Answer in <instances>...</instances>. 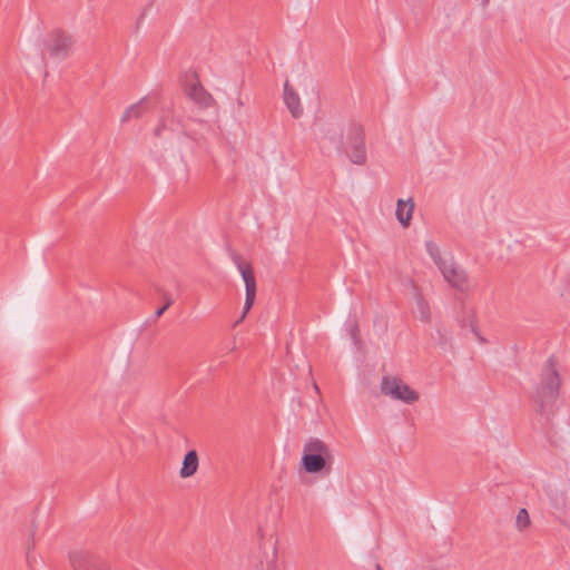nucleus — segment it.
Listing matches in <instances>:
<instances>
[{"mask_svg":"<svg viewBox=\"0 0 570 570\" xmlns=\"http://www.w3.org/2000/svg\"><path fill=\"white\" fill-rule=\"evenodd\" d=\"M560 387L561 377L557 370V361L554 356H550L542 366L539 383L532 395L534 411L540 417L543 430H547L552 423Z\"/></svg>","mask_w":570,"mask_h":570,"instance_id":"1","label":"nucleus"},{"mask_svg":"<svg viewBox=\"0 0 570 570\" xmlns=\"http://www.w3.org/2000/svg\"><path fill=\"white\" fill-rule=\"evenodd\" d=\"M334 453L330 445L318 438H309L304 446L301 459L302 469L311 474H330L333 469Z\"/></svg>","mask_w":570,"mask_h":570,"instance_id":"2","label":"nucleus"},{"mask_svg":"<svg viewBox=\"0 0 570 570\" xmlns=\"http://www.w3.org/2000/svg\"><path fill=\"white\" fill-rule=\"evenodd\" d=\"M230 258L236 265L245 283V304L240 317L235 322L238 325L250 311L256 297V279L250 263L245 262L236 252H230Z\"/></svg>","mask_w":570,"mask_h":570,"instance_id":"3","label":"nucleus"},{"mask_svg":"<svg viewBox=\"0 0 570 570\" xmlns=\"http://www.w3.org/2000/svg\"><path fill=\"white\" fill-rule=\"evenodd\" d=\"M346 156L355 165L367 160L364 129L360 124L351 122L345 130Z\"/></svg>","mask_w":570,"mask_h":570,"instance_id":"4","label":"nucleus"},{"mask_svg":"<svg viewBox=\"0 0 570 570\" xmlns=\"http://www.w3.org/2000/svg\"><path fill=\"white\" fill-rule=\"evenodd\" d=\"M381 391L384 395L391 396L393 400L402 401L406 404H412L420 397L417 392L412 390L396 376H383L381 381Z\"/></svg>","mask_w":570,"mask_h":570,"instance_id":"5","label":"nucleus"},{"mask_svg":"<svg viewBox=\"0 0 570 570\" xmlns=\"http://www.w3.org/2000/svg\"><path fill=\"white\" fill-rule=\"evenodd\" d=\"M344 129L337 121L324 124L320 139L321 150L326 153V150L334 148L336 151L341 153L344 146Z\"/></svg>","mask_w":570,"mask_h":570,"instance_id":"6","label":"nucleus"},{"mask_svg":"<svg viewBox=\"0 0 570 570\" xmlns=\"http://www.w3.org/2000/svg\"><path fill=\"white\" fill-rule=\"evenodd\" d=\"M46 46L50 57L62 60L69 56L72 39L65 31L55 30L49 35Z\"/></svg>","mask_w":570,"mask_h":570,"instance_id":"7","label":"nucleus"},{"mask_svg":"<svg viewBox=\"0 0 570 570\" xmlns=\"http://www.w3.org/2000/svg\"><path fill=\"white\" fill-rule=\"evenodd\" d=\"M185 91L202 108L209 107L214 101L212 95L199 82L196 72H191L186 77Z\"/></svg>","mask_w":570,"mask_h":570,"instance_id":"8","label":"nucleus"},{"mask_svg":"<svg viewBox=\"0 0 570 570\" xmlns=\"http://www.w3.org/2000/svg\"><path fill=\"white\" fill-rule=\"evenodd\" d=\"M440 272L453 288L460 292H466L469 289L466 272L458 266L452 259L441 266Z\"/></svg>","mask_w":570,"mask_h":570,"instance_id":"9","label":"nucleus"},{"mask_svg":"<svg viewBox=\"0 0 570 570\" xmlns=\"http://www.w3.org/2000/svg\"><path fill=\"white\" fill-rule=\"evenodd\" d=\"M69 559L73 570H110L100 558L86 551L71 552Z\"/></svg>","mask_w":570,"mask_h":570,"instance_id":"10","label":"nucleus"},{"mask_svg":"<svg viewBox=\"0 0 570 570\" xmlns=\"http://www.w3.org/2000/svg\"><path fill=\"white\" fill-rule=\"evenodd\" d=\"M284 101L294 118H298L303 114L299 97L296 91L289 86L288 80L284 83Z\"/></svg>","mask_w":570,"mask_h":570,"instance_id":"11","label":"nucleus"},{"mask_svg":"<svg viewBox=\"0 0 570 570\" xmlns=\"http://www.w3.org/2000/svg\"><path fill=\"white\" fill-rule=\"evenodd\" d=\"M414 210V202L412 198L407 200L399 199L396 203L395 216L397 222L403 226L407 227L411 223Z\"/></svg>","mask_w":570,"mask_h":570,"instance_id":"12","label":"nucleus"},{"mask_svg":"<svg viewBox=\"0 0 570 570\" xmlns=\"http://www.w3.org/2000/svg\"><path fill=\"white\" fill-rule=\"evenodd\" d=\"M199 461H198V454L195 450L188 451L183 460V465L179 471V475L183 479L193 476L198 469Z\"/></svg>","mask_w":570,"mask_h":570,"instance_id":"13","label":"nucleus"},{"mask_svg":"<svg viewBox=\"0 0 570 570\" xmlns=\"http://www.w3.org/2000/svg\"><path fill=\"white\" fill-rule=\"evenodd\" d=\"M460 326L462 328H470V331L481 341L483 342L484 338L480 335L476 327V317L475 313L471 309L466 312L465 316L460 321Z\"/></svg>","mask_w":570,"mask_h":570,"instance_id":"14","label":"nucleus"},{"mask_svg":"<svg viewBox=\"0 0 570 570\" xmlns=\"http://www.w3.org/2000/svg\"><path fill=\"white\" fill-rule=\"evenodd\" d=\"M425 248H426L428 254L433 259L434 264L438 266L439 269L441 268V266H443L448 262L446 259H444L441 256V252H440L438 245L433 240H426Z\"/></svg>","mask_w":570,"mask_h":570,"instance_id":"15","label":"nucleus"},{"mask_svg":"<svg viewBox=\"0 0 570 570\" xmlns=\"http://www.w3.org/2000/svg\"><path fill=\"white\" fill-rule=\"evenodd\" d=\"M515 525L518 530L523 531L530 525V517L527 511V509L522 508L518 511L517 518H515Z\"/></svg>","mask_w":570,"mask_h":570,"instance_id":"16","label":"nucleus"},{"mask_svg":"<svg viewBox=\"0 0 570 570\" xmlns=\"http://www.w3.org/2000/svg\"><path fill=\"white\" fill-rule=\"evenodd\" d=\"M416 304L421 321L429 322L431 317L429 304L422 297L417 298Z\"/></svg>","mask_w":570,"mask_h":570,"instance_id":"17","label":"nucleus"},{"mask_svg":"<svg viewBox=\"0 0 570 570\" xmlns=\"http://www.w3.org/2000/svg\"><path fill=\"white\" fill-rule=\"evenodd\" d=\"M164 305L155 312V318H159L174 303L173 297L168 293L163 294Z\"/></svg>","mask_w":570,"mask_h":570,"instance_id":"18","label":"nucleus"},{"mask_svg":"<svg viewBox=\"0 0 570 570\" xmlns=\"http://www.w3.org/2000/svg\"><path fill=\"white\" fill-rule=\"evenodd\" d=\"M136 109H137V106H132V105H131V106H129V107L125 110V112L122 114V116H121V118H120V121H121V122H126V121H128L129 119H131V114H132V111H136Z\"/></svg>","mask_w":570,"mask_h":570,"instance_id":"19","label":"nucleus"},{"mask_svg":"<svg viewBox=\"0 0 570 570\" xmlns=\"http://www.w3.org/2000/svg\"><path fill=\"white\" fill-rule=\"evenodd\" d=\"M144 102H145V99H141L140 101L132 105V106H137V109H136V111H132L131 118H139L141 116L142 110H144Z\"/></svg>","mask_w":570,"mask_h":570,"instance_id":"20","label":"nucleus"},{"mask_svg":"<svg viewBox=\"0 0 570 570\" xmlns=\"http://www.w3.org/2000/svg\"><path fill=\"white\" fill-rule=\"evenodd\" d=\"M33 549H35V531H32L29 537V543H28V548H27V560L28 561L30 560V553Z\"/></svg>","mask_w":570,"mask_h":570,"instance_id":"21","label":"nucleus"},{"mask_svg":"<svg viewBox=\"0 0 570 570\" xmlns=\"http://www.w3.org/2000/svg\"><path fill=\"white\" fill-rule=\"evenodd\" d=\"M350 333H351V336H352L354 343H358L360 342V337H358V326H357V324L354 323V324L351 325Z\"/></svg>","mask_w":570,"mask_h":570,"instance_id":"22","label":"nucleus"},{"mask_svg":"<svg viewBox=\"0 0 570 570\" xmlns=\"http://www.w3.org/2000/svg\"><path fill=\"white\" fill-rule=\"evenodd\" d=\"M165 129V125L164 124H159L155 130H154V135L155 137H160L161 135V131Z\"/></svg>","mask_w":570,"mask_h":570,"instance_id":"23","label":"nucleus"},{"mask_svg":"<svg viewBox=\"0 0 570 570\" xmlns=\"http://www.w3.org/2000/svg\"><path fill=\"white\" fill-rule=\"evenodd\" d=\"M376 570H382L380 564H376Z\"/></svg>","mask_w":570,"mask_h":570,"instance_id":"24","label":"nucleus"}]
</instances>
